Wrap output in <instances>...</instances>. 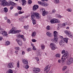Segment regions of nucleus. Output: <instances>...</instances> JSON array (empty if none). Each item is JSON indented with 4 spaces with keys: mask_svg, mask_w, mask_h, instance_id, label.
Segmentation results:
<instances>
[{
    "mask_svg": "<svg viewBox=\"0 0 73 73\" xmlns=\"http://www.w3.org/2000/svg\"><path fill=\"white\" fill-rule=\"evenodd\" d=\"M16 28L15 27H12V29L9 31L8 34H10V33L16 34V33H18L21 32V30L16 31Z\"/></svg>",
    "mask_w": 73,
    "mask_h": 73,
    "instance_id": "f257e3e1",
    "label": "nucleus"
},
{
    "mask_svg": "<svg viewBox=\"0 0 73 73\" xmlns=\"http://www.w3.org/2000/svg\"><path fill=\"white\" fill-rule=\"evenodd\" d=\"M35 17H36V19H38L39 18H40L41 17V16H40V15L38 13H34L33 15H31V18H34L35 19Z\"/></svg>",
    "mask_w": 73,
    "mask_h": 73,
    "instance_id": "f03ea898",
    "label": "nucleus"
},
{
    "mask_svg": "<svg viewBox=\"0 0 73 73\" xmlns=\"http://www.w3.org/2000/svg\"><path fill=\"white\" fill-rule=\"evenodd\" d=\"M63 40H62L59 42V44L60 46H63L64 45V42H65L66 43H68V41L69 40V38H63Z\"/></svg>",
    "mask_w": 73,
    "mask_h": 73,
    "instance_id": "7ed1b4c3",
    "label": "nucleus"
},
{
    "mask_svg": "<svg viewBox=\"0 0 73 73\" xmlns=\"http://www.w3.org/2000/svg\"><path fill=\"white\" fill-rule=\"evenodd\" d=\"M0 34H1L4 36H7L8 35L7 32H5L3 29H0Z\"/></svg>",
    "mask_w": 73,
    "mask_h": 73,
    "instance_id": "20e7f679",
    "label": "nucleus"
},
{
    "mask_svg": "<svg viewBox=\"0 0 73 73\" xmlns=\"http://www.w3.org/2000/svg\"><path fill=\"white\" fill-rule=\"evenodd\" d=\"M64 33L69 37L73 38V34L71 33V32L69 31H64Z\"/></svg>",
    "mask_w": 73,
    "mask_h": 73,
    "instance_id": "39448f33",
    "label": "nucleus"
},
{
    "mask_svg": "<svg viewBox=\"0 0 73 73\" xmlns=\"http://www.w3.org/2000/svg\"><path fill=\"white\" fill-rule=\"evenodd\" d=\"M40 12L41 13H42V15L43 16H45V15H46L48 14V12L46 11H45V9L43 8H42L41 9Z\"/></svg>",
    "mask_w": 73,
    "mask_h": 73,
    "instance_id": "423d86ee",
    "label": "nucleus"
},
{
    "mask_svg": "<svg viewBox=\"0 0 73 73\" xmlns=\"http://www.w3.org/2000/svg\"><path fill=\"white\" fill-rule=\"evenodd\" d=\"M64 56L63 55V56H62V57L61 58V60H60V59H58V63H61L62 62V61H63V59H64V61H65V60H66V57H67V56H68V55H67V56H66V55H65V57H64Z\"/></svg>",
    "mask_w": 73,
    "mask_h": 73,
    "instance_id": "0eeeda50",
    "label": "nucleus"
},
{
    "mask_svg": "<svg viewBox=\"0 0 73 73\" xmlns=\"http://www.w3.org/2000/svg\"><path fill=\"white\" fill-rule=\"evenodd\" d=\"M50 45L52 49L53 50H55L56 49H57V47H56V46L55 45V44H54V43H51L50 44Z\"/></svg>",
    "mask_w": 73,
    "mask_h": 73,
    "instance_id": "6e6552de",
    "label": "nucleus"
},
{
    "mask_svg": "<svg viewBox=\"0 0 73 73\" xmlns=\"http://www.w3.org/2000/svg\"><path fill=\"white\" fill-rule=\"evenodd\" d=\"M57 33H57L56 31H54V37L55 38L58 39L59 37H60V35L57 34Z\"/></svg>",
    "mask_w": 73,
    "mask_h": 73,
    "instance_id": "1a4fd4ad",
    "label": "nucleus"
},
{
    "mask_svg": "<svg viewBox=\"0 0 73 73\" xmlns=\"http://www.w3.org/2000/svg\"><path fill=\"white\" fill-rule=\"evenodd\" d=\"M1 4L3 6H5V5H8V2L6 1V0H2L1 1Z\"/></svg>",
    "mask_w": 73,
    "mask_h": 73,
    "instance_id": "9d476101",
    "label": "nucleus"
},
{
    "mask_svg": "<svg viewBox=\"0 0 73 73\" xmlns=\"http://www.w3.org/2000/svg\"><path fill=\"white\" fill-rule=\"evenodd\" d=\"M65 52V50H62V54H64H64H63L62 56H64V57H65V56H67V57H66L67 58H68V56H69V54L68 53V52Z\"/></svg>",
    "mask_w": 73,
    "mask_h": 73,
    "instance_id": "9b49d317",
    "label": "nucleus"
},
{
    "mask_svg": "<svg viewBox=\"0 0 73 73\" xmlns=\"http://www.w3.org/2000/svg\"><path fill=\"white\" fill-rule=\"evenodd\" d=\"M33 72L35 73H39L40 72V69L38 68H34L33 69Z\"/></svg>",
    "mask_w": 73,
    "mask_h": 73,
    "instance_id": "f8f14e48",
    "label": "nucleus"
},
{
    "mask_svg": "<svg viewBox=\"0 0 73 73\" xmlns=\"http://www.w3.org/2000/svg\"><path fill=\"white\" fill-rule=\"evenodd\" d=\"M73 62V58H70L69 59L67 62V64L68 65H71Z\"/></svg>",
    "mask_w": 73,
    "mask_h": 73,
    "instance_id": "ddd939ff",
    "label": "nucleus"
},
{
    "mask_svg": "<svg viewBox=\"0 0 73 73\" xmlns=\"http://www.w3.org/2000/svg\"><path fill=\"white\" fill-rule=\"evenodd\" d=\"M9 5H12L14 7H16L17 6V4L16 3H15L14 2H12V1H9Z\"/></svg>",
    "mask_w": 73,
    "mask_h": 73,
    "instance_id": "4468645a",
    "label": "nucleus"
},
{
    "mask_svg": "<svg viewBox=\"0 0 73 73\" xmlns=\"http://www.w3.org/2000/svg\"><path fill=\"white\" fill-rule=\"evenodd\" d=\"M67 23H63L62 24H58V28H57V29H58V28H61V27H62V25L63 26H65V25H67Z\"/></svg>",
    "mask_w": 73,
    "mask_h": 73,
    "instance_id": "2eb2a0df",
    "label": "nucleus"
},
{
    "mask_svg": "<svg viewBox=\"0 0 73 73\" xmlns=\"http://www.w3.org/2000/svg\"><path fill=\"white\" fill-rule=\"evenodd\" d=\"M13 63L11 62L8 64L7 67L8 68H12L13 67Z\"/></svg>",
    "mask_w": 73,
    "mask_h": 73,
    "instance_id": "dca6fc26",
    "label": "nucleus"
},
{
    "mask_svg": "<svg viewBox=\"0 0 73 73\" xmlns=\"http://www.w3.org/2000/svg\"><path fill=\"white\" fill-rule=\"evenodd\" d=\"M46 71V73H48V72L49 70H50V67H48V66H46L45 68L44 69V71Z\"/></svg>",
    "mask_w": 73,
    "mask_h": 73,
    "instance_id": "f3484780",
    "label": "nucleus"
},
{
    "mask_svg": "<svg viewBox=\"0 0 73 73\" xmlns=\"http://www.w3.org/2000/svg\"><path fill=\"white\" fill-rule=\"evenodd\" d=\"M24 64L25 65H28V61L27 60L25 59H23L22 60Z\"/></svg>",
    "mask_w": 73,
    "mask_h": 73,
    "instance_id": "a211bd4d",
    "label": "nucleus"
},
{
    "mask_svg": "<svg viewBox=\"0 0 73 73\" xmlns=\"http://www.w3.org/2000/svg\"><path fill=\"white\" fill-rule=\"evenodd\" d=\"M39 7L38 5H34L33 7V11H36Z\"/></svg>",
    "mask_w": 73,
    "mask_h": 73,
    "instance_id": "6ab92c4d",
    "label": "nucleus"
},
{
    "mask_svg": "<svg viewBox=\"0 0 73 73\" xmlns=\"http://www.w3.org/2000/svg\"><path fill=\"white\" fill-rule=\"evenodd\" d=\"M58 40V39H56V38H54L52 39L51 41L52 42H55L56 44H58V41H57Z\"/></svg>",
    "mask_w": 73,
    "mask_h": 73,
    "instance_id": "aec40b11",
    "label": "nucleus"
},
{
    "mask_svg": "<svg viewBox=\"0 0 73 73\" xmlns=\"http://www.w3.org/2000/svg\"><path fill=\"white\" fill-rule=\"evenodd\" d=\"M21 1L23 3L22 4L23 5H25L27 4V1L25 0H22Z\"/></svg>",
    "mask_w": 73,
    "mask_h": 73,
    "instance_id": "412c9836",
    "label": "nucleus"
},
{
    "mask_svg": "<svg viewBox=\"0 0 73 73\" xmlns=\"http://www.w3.org/2000/svg\"><path fill=\"white\" fill-rule=\"evenodd\" d=\"M24 17H22L21 18H19V20L21 22H24Z\"/></svg>",
    "mask_w": 73,
    "mask_h": 73,
    "instance_id": "4be33fe9",
    "label": "nucleus"
},
{
    "mask_svg": "<svg viewBox=\"0 0 73 73\" xmlns=\"http://www.w3.org/2000/svg\"><path fill=\"white\" fill-rule=\"evenodd\" d=\"M31 18V20L33 21V24L34 25H35L36 24V20H35V18Z\"/></svg>",
    "mask_w": 73,
    "mask_h": 73,
    "instance_id": "5701e85b",
    "label": "nucleus"
},
{
    "mask_svg": "<svg viewBox=\"0 0 73 73\" xmlns=\"http://www.w3.org/2000/svg\"><path fill=\"white\" fill-rule=\"evenodd\" d=\"M46 35L48 36V37H52V33H50L47 32L46 34Z\"/></svg>",
    "mask_w": 73,
    "mask_h": 73,
    "instance_id": "b1692460",
    "label": "nucleus"
},
{
    "mask_svg": "<svg viewBox=\"0 0 73 73\" xmlns=\"http://www.w3.org/2000/svg\"><path fill=\"white\" fill-rule=\"evenodd\" d=\"M50 22L51 24H54L55 23V19H53L50 21Z\"/></svg>",
    "mask_w": 73,
    "mask_h": 73,
    "instance_id": "393cba45",
    "label": "nucleus"
},
{
    "mask_svg": "<svg viewBox=\"0 0 73 73\" xmlns=\"http://www.w3.org/2000/svg\"><path fill=\"white\" fill-rule=\"evenodd\" d=\"M60 23V21L58 19H55V23Z\"/></svg>",
    "mask_w": 73,
    "mask_h": 73,
    "instance_id": "a878e982",
    "label": "nucleus"
},
{
    "mask_svg": "<svg viewBox=\"0 0 73 73\" xmlns=\"http://www.w3.org/2000/svg\"><path fill=\"white\" fill-rule=\"evenodd\" d=\"M4 11L5 13H7L8 11V8L7 7H5L4 8Z\"/></svg>",
    "mask_w": 73,
    "mask_h": 73,
    "instance_id": "bb28decb",
    "label": "nucleus"
},
{
    "mask_svg": "<svg viewBox=\"0 0 73 73\" xmlns=\"http://www.w3.org/2000/svg\"><path fill=\"white\" fill-rule=\"evenodd\" d=\"M40 46H41V48L42 50H44V49H45V46H44V44H42Z\"/></svg>",
    "mask_w": 73,
    "mask_h": 73,
    "instance_id": "cd10ccee",
    "label": "nucleus"
},
{
    "mask_svg": "<svg viewBox=\"0 0 73 73\" xmlns=\"http://www.w3.org/2000/svg\"><path fill=\"white\" fill-rule=\"evenodd\" d=\"M36 35V32H33L32 35V36L33 37H34V36H35Z\"/></svg>",
    "mask_w": 73,
    "mask_h": 73,
    "instance_id": "c85d7f7f",
    "label": "nucleus"
},
{
    "mask_svg": "<svg viewBox=\"0 0 73 73\" xmlns=\"http://www.w3.org/2000/svg\"><path fill=\"white\" fill-rule=\"evenodd\" d=\"M54 1L56 4H58L60 2L59 0H54Z\"/></svg>",
    "mask_w": 73,
    "mask_h": 73,
    "instance_id": "c756f323",
    "label": "nucleus"
},
{
    "mask_svg": "<svg viewBox=\"0 0 73 73\" xmlns=\"http://www.w3.org/2000/svg\"><path fill=\"white\" fill-rule=\"evenodd\" d=\"M56 10L55 9H53L52 12H50V14H52V13H54L56 12Z\"/></svg>",
    "mask_w": 73,
    "mask_h": 73,
    "instance_id": "7c9ffc66",
    "label": "nucleus"
},
{
    "mask_svg": "<svg viewBox=\"0 0 73 73\" xmlns=\"http://www.w3.org/2000/svg\"><path fill=\"white\" fill-rule=\"evenodd\" d=\"M56 57L60 58V55L59 54H56L55 55Z\"/></svg>",
    "mask_w": 73,
    "mask_h": 73,
    "instance_id": "2f4dec72",
    "label": "nucleus"
},
{
    "mask_svg": "<svg viewBox=\"0 0 73 73\" xmlns=\"http://www.w3.org/2000/svg\"><path fill=\"white\" fill-rule=\"evenodd\" d=\"M18 44L19 45V46H22L23 45V44H22V42H21V41H20L18 43Z\"/></svg>",
    "mask_w": 73,
    "mask_h": 73,
    "instance_id": "473e14b6",
    "label": "nucleus"
},
{
    "mask_svg": "<svg viewBox=\"0 0 73 73\" xmlns=\"http://www.w3.org/2000/svg\"><path fill=\"white\" fill-rule=\"evenodd\" d=\"M10 45V42L8 41L6 42V45L8 46V45Z\"/></svg>",
    "mask_w": 73,
    "mask_h": 73,
    "instance_id": "72a5a7b5",
    "label": "nucleus"
},
{
    "mask_svg": "<svg viewBox=\"0 0 73 73\" xmlns=\"http://www.w3.org/2000/svg\"><path fill=\"white\" fill-rule=\"evenodd\" d=\"M29 27V25H27V26H24V29H26V30H27L28 29V27Z\"/></svg>",
    "mask_w": 73,
    "mask_h": 73,
    "instance_id": "f704fd0d",
    "label": "nucleus"
},
{
    "mask_svg": "<svg viewBox=\"0 0 73 73\" xmlns=\"http://www.w3.org/2000/svg\"><path fill=\"white\" fill-rule=\"evenodd\" d=\"M17 9L18 10H20V11H21V10L22 9V8H21V7L18 6V7H17Z\"/></svg>",
    "mask_w": 73,
    "mask_h": 73,
    "instance_id": "c9c22d12",
    "label": "nucleus"
},
{
    "mask_svg": "<svg viewBox=\"0 0 73 73\" xmlns=\"http://www.w3.org/2000/svg\"><path fill=\"white\" fill-rule=\"evenodd\" d=\"M67 68V66H65L62 68V70L63 71H64Z\"/></svg>",
    "mask_w": 73,
    "mask_h": 73,
    "instance_id": "e433bc0d",
    "label": "nucleus"
},
{
    "mask_svg": "<svg viewBox=\"0 0 73 73\" xmlns=\"http://www.w3.org/2000/svg\"><path fill=\"white\" fill-rule=\"evenodd\" d=\"M32 3V1L31 0H29L28 1V4H31Z\"/></svg>",
    "mask_w": 73,
    "mask_h": 73,
    "instance_id": "4c0bfd02",
    "label": "nucleus"
},
{
    "mask_svg": "<svg viewBox=\"0 0 73 73\" xmlns=\"http://www.w3.org/2000/svg\"><path fill=\"white\" fill-rule=\"evenodd\" d=\"M47 30H50V26L48 25L46 27Z\"/></svg>",
    "mask_w": 73,
    "mask_h": 73,
    "instance_id": "58836bf2",
    "label": "nucleus"
},
{
    "mask_svg": "<svg viewBox=\"0 0 73 73\" xmlns=\"http://www.w3.org/2000/svg\"><path fill=\"white\" fill-rule=\"evenodd\" d=\"M49 5L47 3L44 2V7H46Z\"/></svg>",
    "mask_w": 73,
    "mask_h": 73,
    "instance_id": "ea45409f",
    "label": "nucleus"
},
{
    "mask_svg": "<svg viewBox=\"0 0 73 73\" xmlns=\"http://www.w3.org/2000/svg\"><path fill=\"white\" fill-rule=\"evenodd\" d=\"M56 16L58 18H61V17H62V16H61L58 14H57L56 15Z\"/></svg>",
    "mask_w": 73,
    "mask_h": 73,
    "instance_id": "a19ab883",
    "label": "nucleus"
},
{
    "mask_svg": "<svg viewBox=\"0 0 73 73\" xmlns=\"http://www.w3.org/2000/svg\"><path fill=\"white\" fill-rule=\"evenodd\" d=\"M64 60V59H63V60L61 62H62V65H64V64H65V62L64 61L65 60Z\"/></svg>",
    "mask_w": 73,
    "mask_h": 73,
    "instance_id": "79ce46f5",
    "label": "nucleus"
},
{
    "mask_svg": "<svg viewBox=\"0 0 73 73\" xmlns=\"http://www.w3.org/2000/svg\"><path fill=\"white\" fill-rule=\"evenodd\" d=\"M32 49L31 48H29L27 49V50L28 52H30V51H31Z\"/></svg>",
    "mask_w": 73,
    "mask_h": 73,
    "instance_id": "37998d69",
    "label": "nucleus"
},
{
    "mask_svg": "<svg viewBox=\"0 0 73 73\" xmlns=\"http://www.w3.org/2000/svg\"><path fill=\"white\" fill-rule=\"evenodd\" d=\"M37 56H41V54H40V53L39 52H37Z\"/></svg>",
    "mask_w": 73,
    "mask_h": 73,
    "instance_id": "c03bdc74",
    "label": "nucleus"
},
{
    "mask_svg": "<svg viewBox=\"0 0 73 73\" xmlns=\"http://www.w3.org/2000/svg\"><path fill=\"white\" fill-rule=\"evenodd\" d=\"M24 13V11H19L18 12L19 14H22V13Z\"/></svg>",
    "mask_w": 73,
    "mask_h": 73,
    "instance_id": "a18cd8bd",
    "label": "nucleus"
},
{
    "mask_svg": "<svg viewBox=\"0 0 73 73\" xmlns=\"http://www.w3.org/2000/svg\"><path fill=\"white\" fill-rule=\"evenodd\" d=\"M15 49H16V50H20V47H15Z\"/></svg>",
    "mask_w": 73,
    "mask_h": 73,
    "instance_id": "49530a36",
    "label": "nucleus"
},
{
    "mask_svg": "<svg viewBox=\"0 0 73 73\" xmlns=\"http://www.w3.org/2000/svg\"><path fill=\"white\" fill-rule=\"evenodd\" d=\"M68 12H71L72 11V9H68L67 10H66Z\"/></svg>",
    "mask_w": 73,
    "mask_h": 73,
    "instance_id": "de8ad7c7",
    "label": "nucleus"
},
{
    "mask_svg": "<svg viewBox=\"0 0 73 73\" xmlns=\"http://www.w3.org/2000/svg\"><path fill=\"white\" fill-rule=\"evenodd\" d=\"M32 41L33 42H36V41H37V40H36L35 39H33L32 40Z\"/></svg>",
    "mask_w": 73,
    "mask_h": 73,
    "instance_id": "09e8293b",
    "label": "nucleus"
},
{
    "mask_svg": "<svg viewBox=\"0 0 73 73\" xmlns=\"http://www.w3.org/2000/svg\"><path fill=\"white\" fill-rule=\"evenodd\" d=\"M35 59L37 61H39V58L38 57H35Z\"/></svg>",
    "mask_w": 73,
    "mask_h": 73,
    "instance_id": "8fccbe9b",
    "label": "nucleus"
},
{
    "mask_svg": "<svg viewBox=\"0 0 73 73\" xmlns=\"http://www.w3.org/2000/svg\"><path fill=\"white\" fill-rule=\"evenodd\" d=\"M17 68H19L20 67V66H19V62H17Z\"/></svg>",
    "mask_w": 73,
    "mask_h": 73,
    "instance_id": "3c124183",
    "label": "nucleus"
},
{
    "mask_svg": "<svg viewBox=\"0 0 73 73\" xmlns=\"http://www.w3.org/2000/svg\"><path fill=\"white\" fill-rule=\"evenodd\" d=\"M33 49L34 50H36V48H35V47L34 46H33Z\"/></svg>",
    "mask_w": 73,
    "mask_h": 73,
    "instance_id": "603ef678",
    "label": "nucleus"
},
{
    "mask_svg": "<svg viewBox=\"0 0 73 73\" xmlns=\"http://www.w3.org/2000/svg\"><path fill=\"white\" fill-rule=\"evenodd\" d=\"M16 41L18 43L19 41H20V40L19 39H16Z\"/></svg>",
    "mask_w": 73,
    "mask_h": 73,
    "instance_id": "864d4df0",
    "label": "nucleus"
},
{
    "mask_svg": "<svg viewBox=\"0 0 73 73\" xmlns=\"http://www.w3.org/2000/svg\"><path fill=\"white\" fill-rule=\"evenodd\" d=\"M29 65H27L26 66V69H28V68H29Z\"/></svg>",
    "mask_w": 73,
    "mask_h": 73,
    "instance_id": "5fc2aeb1",
    "label": "nucleus"
},
{
    "mask_svg": "<svg viewBox=\"0 0 73 73\" xmlns=\"http://www.w3.org/2000/svg\"><path fill=\"white\" fill-rule=\"evenodd\" d=\"M38 3L39 4H40V5H41L42 4V3H41V2L38 1Z\"/></svg>",
    "mask_w": 73,
    "mask_h": 73,
    "instance_id": "6e6d98bb",
    "label": "nucleus"
},
{
    "mask_svg": "<svg viewBox=\"0 0 73 73\" xmlns=\"http://www.w3.org/2000/svg\"><path fill=\"white\" fill-rule=\"evenodd\" d=\"M20 37H21L22 38H23L24 37V35H20Z\"/></svg>",
    "mask_w": 73,
    "mask_h": 73,
    "instance_id": "4d7b16f0",
    "label": "nucleus"
},
{
    "mask_svg": "<svg viewBox=\"0 0 73 73\" xmlns=\"http://www.w3.org/2000/svg\"><path fill=\"white\" fill-rule=\"evenodd\" d=\"M17 38H19L20 37V34H19V35H17Z\"/></svg>",
    "mask_w": 73,
    "mask_h": 73,
    "instance_id": "13d9d810",
    "label": "nucleus"
},
{
    "mask_svg": "<svg viewBox=\"0 0 73 73\" xmlns=\"http://www.w3.org/2000/svg\"><path fill=\"white\" fill-rule=\"evenodd\" d=\"M7 23H8L9 24L11 23V22H10V20L9 19H7Z\"/></svg>",
    "mask_w": 73,
    "mask_h": 73,
    "instance_id": "bf43d9fd",
    "label": "nucleus"
},
{
    "mask_svg": "<svg viewBox=\"0 0 73 73\" xmlns=\"http://www.w3.org/2000/svg\"><path fill=\"white\" fill-rule=\"evenodd\" d=\"M19 15V13H17L16 14H15V16H17V15Z\"/></svg>",
    "mask_w": 73,
    "mask_h": 73,
    "instance_id": "052dcab7",
    "label": "nucleus"
},
{
    "mask_svg": "<svg viewBox=\"0 0 73 73\" xmlns=\"http://www.w3.org/2000/svg\"><path fill=\"white\" fill-rule=\"evenodd\" d=\"M3 40V37L0 36V41H1Z\"/></svg>",
    "mask_w": 73,
    "mask_h": 73,
    "instance_id": "680f3d73",
    "label": "nucleus"
},
{
    "mask_svg": "<svg viewBox=\"0 0 73 73\" xmlns=\"http://www.w3.org/2000/svg\"><path fill=\"white\" fill-rule=\"evenodd\" d=\"M23 41H26V38H23Z\"/></svg>",
    "mask_w": 73,
    "mask_h": 73,
    "instance_id": "e2e57ef3",
    "label": "nucleus"
},
{
    "mask_svg": "<svg viewBox=\"0 0 73 73\" xmlns=\"http://www.w3.org/2000/svg\"><path fill=\"white\" fill-rule=\"evenodd\" d=\"M25 53V52L24 51H23L22 52V54L23 55H24Z\"/></svg>",
    "mask_w": 73,
    "mask_h": 73,
    "instance_id": "0e129e2a",
    "label": "nucleus"
},
{
    "mask_svg": "<svg viewBox=\"0 0 73 73\" xmlns=\"http://www.w3.org/2000/svg\"><path fill=\"white\" fill-rule=\"evenodd\" d=\"M14 7L13 6H11L10 7V9H11V10H12V9H13V7Z\"/></svg>",
    "mask_w": 73,
    "mask_h": 73,
    "instance_id": "69168bd1",
    "label": "nucleus"
},
{
    "mask_svg": "<svg viewBox=\"0 0 73 73\" xmlns=\"http://www.w3.org/2000/svg\"><path fill=\"white\" fill-rule=\"evenodd\" d=\"M41 5H42V6H43V7H44V3H42Z\"/></svg>",
    "mask_w": 73,
    "mask_h": 73,
    "instance_id": "338daca9",
    "label": "nucleus"
},
{
    "mask_svg": "<svg viewBox=\"0 0 73 73\" xmlns=\"http://www.w3.org/2000/svg\"><path fill=\"white\" fill-rule=\"evenodd\" d=\"M5 20H7V19H8V18L7 17H5Z\"/></svg>",
    "mask_w": 73,
    "mask_h": 73,
    "instance_id": "774afa93",
    "label": "nucleus"
}]
</instances>
